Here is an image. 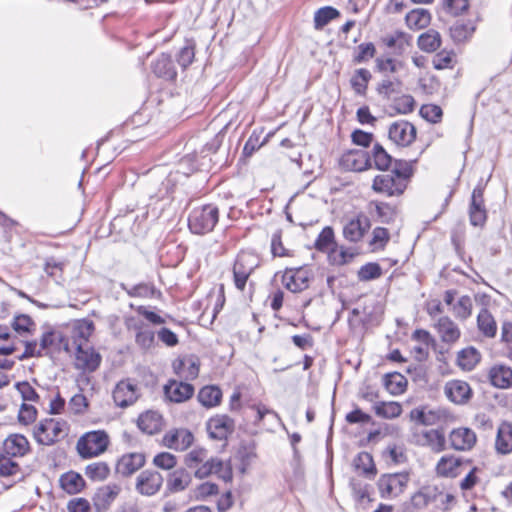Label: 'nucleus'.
<instances>
[{"label": "nucleus", "instance_id": "nucleus-5", "mask_svg": "<svg viewBox=\"0 0 512 512\" xmlns=\"http://www.w3.org/2000/svg\"><path fill=\"white\" fill-rule=\"evenodd\" d=\"M410 442L416 446L428 448L433 453H441L446 450V437L440 429L416 427L412 430Z\"/></svg>", "mask_w": 512, "mask_h": 512}, {"label": "nucleus", "instance_id": "nucleus-59", "mask_svg": "<svg viewBox=\"0 0 512 512\" xmlns=\"http://www.w3.org/2000/svg\"><path fill=\"white\" fill-rule=\"evenodd\" d=\"M382 274V269L377 263H368L360 268L358 277L360 280L369 281L379 278Z\"/></svg>", "mask_w": 512, "mask_h": 512}, {"label": "nucleus", "instance_id": "nucleus-57", "mask_svg": "<svg viewBox=\"0 0 512 512\" xmlns=\"http://www.w3.org/2000/svg\"><path fill=\"white\" fill-rule=\"evenodd\" d=\"M416 160L405 161L396 160L393 170L391 171L397 178H403L408 184L409 178L413 175L414 169L413 164Z\"/></svg>", "mask_w": 512, "mask_h": 512}, {"label": "nucleus", "instance_id": "nucleus-48", "mask_svg": "<svg viewBox=\"0 0 512 512\" xmlns=\"http://www.w3.org/2000/svg\"><path fill=\"white\" fill-rule=\"evenodd\" d=\"M353 464L355 469L365 476L371 477L376 474L373 458L368 452H360L354 459Z\"/></svg>", "mask_w": 512, "mask_h": 512}, {"label": "nucleus", "instance_id": "nucleus-28", "mask_svg": "<svg viewBox=\"0 0 512 512\" xmlns=\"http://www.w3.org/2000/svg\"><path fill=\"white\" fill-rule=\"evenodd\" d=\"M173 370L181 379L194 380L199 374V361L193 356L179 358L173 362Z\"/></svg>", "mask_w": 512, "mask_h": 512}, {"label": "nucleus", "instance_id": "nucleus-56", "mask_svg": "<svg viewBox=\"0 0 512 512\" xmlns=\"http://www.w3.org/2000/svg\"><path fill=\"white\" fill-rule=\"evenodd\" d=\"M437 494L436 486H427L423 487L417 493H415L412 497L413 504L417 507L425 506L429 502L433 501L432 498H435Z\"/></svg>", "mask_w": 512, "mask_h": 512}, {"label": "nucleus", "instance_id": "nucleus-42", "mask_svg": "<svg viewBox=\"0 0 512 512\" xmlns=\"http://www.w3.org/2000/svg\"><path fill=\"white\" fill-rule=\"evenodd\" d=\"M480 353L474 347H467L458 352L457 364L464 371H471L480 361Z\"/></svg>", "mask_w": 512, "mask_h": 512}, {"label": "nucleus", "instance_id": "nucleus-11", "mask_svg": "<svg viewBox=\"0 0 512 512\" xmlns=\"http://www.w3.org/2000/svg\"><path fill=\"white\" fill-rule=\"evenodd\" d=\"M484 187L478 184L471 196V202L469 206V219L470 223L475 227H482L487 219V211L484 205Z\"/></svg>", "mask_w": 512, "mask_h": 512}, {"label": "nucleus", "instance_id": "nucleus-41", "mask_svg": "<svg viewBox=\"0 0 512 512\" xmlns=\"http://www.w3.org/2000/svg\"><path fill=\"white\" fill-rule=\"evenodd\" d=\"M441 35L434 29L422 33L417 40L418 47L427 53L435 52L441 46Z\"/></svg>", "mask_w": 512, "mask_h": 512}, {"label": "nucleus", "instance_id": "nucleus-64", "mask_svg": "<svg viewBox=\"0 0 512 512\" xmlns=\"http://www.w3.org/2000/svg\"><path fill=\"white\" fill-rule=\"evenodd\" d=\"M153 463L155 466L161 469L170 470L175 467L177 461L173 454L168 452H162L154 457Z\"/></svg>", "mask_w": 512, "mask_h": 512}, {"label": "nucleus", "instance_id": "nucleus-17", "mask_svg": "<svg viewBox=\"0 0 512 512\" xmlns=\"http://www.w3.org/2000/svg\"><path fill=\"white\" fill-rule=\"evenodd\" d=\"M121 488L117 484L104 485L97 489L93 496V505L97 512H104L119 495Z\"/></svg>", "mask_w": 512, "mask_h": 512}, {"label": "nucleus", "instance_id": "nucleus-39", "mask_svg": "<svg viewBox=\"0 0 512 512\" xmlns=\"http://www.w3.org/2000/svg\"><path fill=\"white\" fill-rule=\"evenodd\" d=\"M40 347L42 351H47L50 348H63L66 352L71 351L68 341H66L60 333L55 331H47L42 334L40 339Z\"/></svg>", "mask_w": 512, "mask_h": 512}, {"label": "nucleus", "instance_id": "nucleus-36", "mask_svg": "<svg viewBox=\"0 0 512 512\" xmlns=\"http://www.w3.org/2000/svg\"><path fill=\"white\" fill-rule=\"evenodd\" d=\"M191 483V475L185 469L173 471L167 479V489L171 493L184 491Z\"/></svg>", "mask_w": 512, "mask_h": 512}, {"label": "nucleus", "instance_id": "nucleus-62", "mask_svg": "<svg viewBox=\"0 0 512 512\" xmlns=\"http://www.w3.org/2000/svg\"><path fill=\"white\" fill-rule=\"evenodd\" d=\"M442 114V109L434 104H426L420 108V115L431 123L440 121Z\"/></svg>", "mask_w": 512, "mask_h": 512}, {"label": "nucleus", "instance_id": "nucleus-3", "mask_svg": "<svg viewBox=\"0 0 512 512\" xmlns=\"http://www.w3.org/2000/svg\"><path fill=\"white\" fill-rule=\"evenodd\" d=\"M219 220V210L212 204L194 208L188 218V227L193 234L211 232Z\"/></svg>", "mask_w": 512, "mask_h": 512}, {"label": "nucleus", "instance_id": "nucleus-49", "mask_svg": "<svg viewBox=\"0 0 512 512\" xmlns=\"http://www.w3.org/2000/svg\"><path fill=\"white\" fill-rule=\"evenodd\" d=\"M85 475L92 481H104L110 475V467L106 462H94L86 466Z\"/></svg>", "mask_w": 512, "mask_h": 512}, {"label": "nucleus", "instance_id": "nucleus-24", "mask_svg": "<svg viewBox=\"0 0 512 512\" xmlns=\"http://www.w3.org/2000/svg\"><path fill=\"white\" fill-rule=\"evenodd\" d=\"M370 228V222L364 215L349 220L343 227V236L350 242L360 241Z\"/></svg>", "mask_w": 512, "mask_h": 512}, {"label": "nucleus", "instance_id": "nucleus-55", "mask_svg": "<svg viewBox=\"0 0 512 512\" xmlns=\"http://www.w3.org/2000/svg\"><path fill=\"white\" fill-rule=\"evenodd\" d=\"M334 245V231L332 227L326 226L322 229L315 241V248L318 251L325 252Z\"/></svg>", "mask_w": 512, "mask_h": 512}, {"label": "nucleus", "instance_id": "nucleus-16", "mask_svg": "<svg viewBox=\"0 0 512 512\" xmlns=\"http://www.w3.org/2000/svg\"><path fill=\"white\" fill-rule=\"evenodd\" d=\"M234 420L227 415H216L207 422L209 436L216 440H225L234 430Z\"/></svg>", "mask_w": 512, "mask_h": 512}, {"label": "nucleus", "instance_id": "nucleus-44", "mask_svg": "<svg viewBox=\"0 0 512 512\" xmlns=\"http://www.w3.org/2000/svg\"><path fill=\"white\" fill-rule=\"evenodd\" d=\"M371 73L365 68L357 69L350 79V84L357 95L365 96Z\"/></svg>", "mask_w": 512, "mask_h": 512}, {"label": "nucleus", "instance_id": "nucleus-31", "mask_svg": "<svg viewBox=\"0 0 512 512\" xmlns=\"http://www.w3.org/2000/svg\"><path fill=\"white\" fill-rule=\"evenodd\" d=\"M491 384L499 389L512 387V368L506 365H494L489 370Z\"/></svg>", "mask_w": 512, "mask_h": 512}, {"label": "nucleus", "instance_id": "nucleus-45", "mask_svg": "<svg viewBox=\"0 0 512 512\" xmlns=\"http://www.w3.org/2000/svg\"><path fill=\"white\" fill-rule=\"evenodd\" d=\"M197 398L203 406L214 407L220 403L222 392L216 386H205L200 389Z\"/></svg>", "mask_w": 512, "mask_h": 512}, {"label": "nucleus", "instance_id": "nucleus-1", "mask_svg": "<svg viewBox=\"0 0 512 512\" xmlns=\"http://www.w3.org/2000/svg\"><path fill=\"white\" fill-rule=\"evenodd\" d=\"M185 463L189 468H196L195 476L199 479L211 474L217 475L224 481L232 479V470L227 463L217 458H207V451L202 448L193 449L185 457Z\"/></svg>", "mask_w": 512, "mask_h": 512}, {"label": "nucleus", "instance_id": "nucleus-2", "mask_svg": "<svg viewBox=\"0 0 512 512\" xmlns=\"http://www.w3.org/2000/svg\"><path fill=\"white\" fill-rule=\"evenodd\" d=\"M109 442V436L104 430L89 431L78 439L76 450L82 459H90L103 454Z\"/></svg>", "mask_w": 512, "mask_h": 512}, {"label": "nucleus", "instance_id": "nucleus-13", "mask_svg": "<svg viewBox=\"0 0 512 512\" xmlns=\"http://www.w3.org/2000/svg\"><path fill=\"white\" fill-rule=\"evenodd\" d=\"M139 397L138 387L131 380H122L113 390V400L118 407L126 408Z\"/></svg>", "mask_w": 512, "mask_h": 512}, {"label": "nucleus", "instance_id": "nucleus-52", "mask_svg": "<svg viewBox=\"0 0 512 512\" xmlns=\"http://www.w3.org/2000/svg\"><path fill=\"white\" fill-rule=\"evenodd\" d=\"M339 15V11L331 6L322 7L314 14V27L320 30Z\"/></svg>", "mask_w": 512, "mask_h": 512}, {"label": "nucleus", "instance_id": "nucleus-38", "mask_svg": "<svg viewBox=\"0 0 512 512\" xmlns=\"http://www.w3.org/2000/svg\"><path fill=\"white\" fill-rule=\"evenodd\" d=\"M410 418L422 425L432 426L443 418V413L441 410L416 408L410 412Z\"/></svg>", "mask_w": 512, "mask_h": 512}, {"label": "nucleus", "instance_id": "nucleus-20", "mask_svg": "<svg viewBox=\"0 0 512 512\" xmlns=\"http://www.w3.org/2000/svg\"><path fill=\"white\" fill-rule=\"evenodd\" d=\"M193 434L187 429H175L167 432L163 437L166 447L178 451H184L193 443Z\"/></svg>", "mask_w": 512, "mask_h": 512}, {"label": "nucleus", "instance_id": "nucleus-14", "mask_svg": "<svg viewBox=\"0 0 512 512\" xmlns=\"http://www.w3.org/2000/svg\"><path fill=\"white\" fill-rule=\"evenodd\" d=\"M340 165L349 171H364L371 167V157L365 150H350L341 156Z\"/></svg>", "mask_w": 512, "mask_h": 512}, {"label": "nucleus", "instance_id": "nucleus-46", "mask_svg": "<svg viewBox=\"0 0 512 512\" xmlns=\"http://www.w3.org/2000/svg\"><path fill=\"white\" fill-rule=\"evenodd\" d=\"M121 287L130 297L153 298L157 293L154 285L150 283H139L132 286L121 284ZM158 294L160 293L158 292Z\"/></svg>", "mask_w": 512, "mask_h": 512}, {"label": "nucleus", "instance_id": "nucleus-29", "mask_svg": "<svg viewBox=\"0 0 512 512\" xmlns=\"http://www.w3.org/2000/svg\"><path fill=\"white\" fill-rule=\"evenodd\" d=\"M1 449L12 457H23L30 451V444L24 435L10 434L4 440Z\"/></svg>", "mask_w": 512, "mask_h": 512}, {"label": "nucleus", "instance_id": "nucleus-8", "mask_svg": "<svg viewBox=\"0 0 512 512\" xmlns=\"http://www.w3.org/2000/svg\"><path fill=\"white\" fill-rule=\"evenodd\" d=\"M374 191L383 193L389 197L400 196L407 188V183L403 178H397L392 172L377 175L372 184Z\"/></svg>", "mask_w": 512, "mask_h": 512}, {"label": "nucleus", "instance_id": "nucleus-15", "mask_svg": "<svg viewBox=\"0 0 512 512\" xmlns=\"http://www.w3.org/2000/svg\"><path fill=\"white\" fill-rule=\"evenodd\" d=\"M477 442L476 433L467 427L454 428L449 433V443L457 451H470Z\"/></svg>", "mask_w": 512, "mask_h": 512}, {"label": "nucleus", "instance_id": "nucleus-63", "mask_svg": "<svg viewBox=\"0 0 512 512\" xmlns=\"http://www.w3.org/2000/svg\"><path fill=\"white\" fill-rule=\"evenodd\" d=\"M37 418V409L30 404L23 403L20 407L18 420L23 425L33 423Z\"/></svg>", "mask_w": 512, "mask_h": 512}, {"label": "nucleus", "instance_id": "nucleus-51", "mask_svg": "<svg viewBox=\"0 0 512 512\" xmlns=\"http://www.w3.org/2000/svg\"><path fill=\"white\" fill-rule=\"evenodd\" d=\"M473 301L470 296L463 295L452 307L454 316L459 320H466L472 314Z\"/></svg>", "mask_w": 512, "mask_h": 512}, {"label": "nucleus", "instance_id": "nucleus-19", "mask_svg": "<svg viewBox=\"0 0 512 512\" xmlns=\"http://www.w3.org/2000/svg\"><path fill=\"white\" fill-rule=\"evenodd\" d=\"M434 328L441 341L447 344L457 342L461 336L458 325L448 316L439 317L434 323Z\"/></svg>", "mask_w": 512, "mask_h": 512}, {"label": "nucleus", "instance_id": "nucleus-4", "mask_svg": "<svg viewBox=\"0 0 512 512\" xmlns=\"http://www.w3.org/2000/svg\"><path fill=\"white\" fill-rule=\"evenodd\" d=\"M67 431L68 425L66 421L46 418L34 427L33 436L38 444L50 446L64 438Z\"/></svg>", "mask_w": 512, "mask_h": 512}, {"label": "nucleus", "instance_id": "nucleus-21", "mask_svg": "<svg viewBox=\"0 0 512 512\" xmlns=\"http://www.w3.org/2000/svg\"><path fill=\"white\" fill-rule=\"evenodd\" d=\"M166 397L175 403H182L190 399L194 394L192 384L183 381L171 380L164 387Z\"/></svg>", "mask_w": 512, "mask_h": 512}, {"label": "nucleus", "instance_id": "nucleus-26", "mask_svg": "<svg viewBox=\"0 0 512 512\" xmlns=\"http://www.w3.org/2000/svg\"><path fill=\"white\" fill-rule=\"evenodd\" d=\"M145 461L143 453H127L118 460L116 470L122 476H131L145 465Z\"/></svg>", "mask_w": 512, "mask_h": 512}, {"label": "nucleus", "instance_id": "nucleus-33", "mask_svg": "<svg viewBox=\"0 0 512 512\" xmlns=\"http://www.w3.org/2000/svg\"><path fill=\"white\" fill-rule=\"evenodd\" d=\"M152 69L156 76L166 80H175L177 77L172 59L167 54H161L153 63Z\"/></svg>", "mask_w": 512, "mask_h": 512}, {"label": "nucleus", "instance_id": "nucleus-43", "mask_svg": "<svg viewBox=\"0 0 512 512\" xmlns=\"http://www.w3.org/2000/svg\"><path fill=\"white\" fill-rule=\"evenodd\" d=\"M374 412L378 417L385 419L397 418L402 413V406L395 401H378L374 403Z\"/></svg>", "mask_w": 512, "mask_h": 512}, {"label": "nucleus", "instance_id": "nucleus-30", "mask_svg": "<svg viewBox=\"0 0 512 512\" xmlns=\"http://www.w3.org/2000/svg\"><path fill=\"white\" fill-rule=\"evenodd\" d=\"M464 461L454 455L442 456L436 464V473L442 477L455 478L461 473Z\"/></svg>", "mask_w": 512, "mask_h": 512}, {"label": "nucleus", "instance_id": "nucleus-60", "mask_svg": "<svg viewBox=\"0 0 512 512\" xmlns=\"http://www.w3.org/2000/svg\"><path fill=\"white\" fill-rule=\"evenodd\" d=\"M453 52L442 50L434 55L432 64L437 70H443L452 67Z\"/></svg>", "mask_w": 512, "mask_h": 512}, {"label": "nucleus", "instance_id": "nucleus-12", "mask_svg": "<svg viewBox=\"0 0 512 512\" xmlns=\"http://www.w3.org/2000/svg\"><path fill=\"white\" fill-rule=\"evenodd\" d=\"M76 348L75 367L85 372L95 371L101 362V356L92 347L78 344Z\"/></svg>", "mask_w": 512, "mask_h": 512}, {"label": "nucleus", "instance_id": "nucleus-23", "mask_svg": "<svg viewBox=\"0 0 512 512\" xmlns=\"http://www.w3.org/2000/svg\"><path fill=\"white\" fill-rule=\"evenodd\" d=\"M127 327L135 331V342L141 349L148 350L153 346L155 339L154 331L142 321L131 318L127 322Z\"/></svg>", "mask_w": 512, "mask_h": 512}, {"label": "nucleus", "instance_id": "nucleus-61", "mask_svg": "<svg viewBox=\"0 0 512 512\" xmlns=\"http://www.w3.org/2000/svg\"><path fill=\"white\" fill-rule=\"evenodd\" d=\"M376 48L373 43H362L357 47V53L354 56L356 63H363L374 57Z\"/></svg>", "mask_w": 512, "mask_h": 512}, {"label": "nucleus", "instance_id": "nucleus-25", "mask_svg": "<svg viewBox=\"0 0 512 512\" xmlns=\"http://www.w3.org/2000/svg\"><path fill=\"white\" fill-rule=\"evenodd\" d=\"M495 452L498 455H508L512 453V423L502 421L498 428L494 443Z\"/></svg>", "mask_w": 512, "mask_h": 512}, {"label": "nucleus", "instance_id": "nucleus-7", "mask_svg": "<svg viewBox=\"0 0 512 512\" xmlns=\"http://www.w3.org/2000/svg\"><path fill=\"white\" fill-rule=\"evenodd\" d=\"M258 265L259 261L253 253L242 252L238 254L233 265V280L239 291H244L247 280Z\"/></svg>", "mask_w": 512, "mask_h": 512}, {"label": "nucleus", "instance_id": "nucleus-47", "mask_svg": "<svg viewBox=\"0 0 512 512\" xmlns=\"http://www.w3.org/2000/svg\"><path fill=\"white\" fill-rule=\"evenodd\" d=\"M431 17L430 13L424 9H415L406 15V23L411 29H422L428 26Z\"/></svg>", "mask_w": 512, "mask_h": 512}, {"label": "nucleus", "instance_id": "nucleus-54", "mask_svg": "<svg viewBox=\"0 0 512 512\" xmlns=\"http://www.w3.org/2000/svg\"><path fill=\"white\" fill-rule=\"evenodd\" d=\"M371 159H373L375 168L378 170H387L392 163V157L380 144L373 146Z\"/></svg>", "mask_w": 512, "mask_h": 512}, {"label": "nucleus", "instance_id": "nucleus-6", "mask_svg": "<svg viewBox=\"0 0 512 512\" xmlns=\"http://www.w3.org/2000/svg\"><path fill=\"white\" fill-rule=\"evenodd\" d=\"M410 480L409 472L383 474L377 481V487L382 498H396L406 489Z\"/></svg>", "mask_w": 512, "mask_h": 512}, {"label": "nucleus", "instance_id": "nucleus-40", "mask_svg": "<svg viewBox=\"0 0 512 512\" xmlns=\"http://www.w3.org/2000/svg\"><path fill=\"white\" fill-rule=\"evenodd\" d=\"M383 384L391 395L397 396L406 391L407 379L398 372L387 373L383 377Z\"/></svg>", "mask_w": 512, "mask_h": 512}, {"label": "nucleus", "instance_id": "nucleus-35", "mask_svg": "<svg viewBox=\"0 0 512 512\" xmlns=\"http://www.w3.org/2000/svg\"><path fill=\"white\" fill-rule=\"evenodd\" d=\"M59 482L61 488L68 494H77L85 487L83 477L74 471H69L61 475Z\"/></svg>", "mask_w": 512, "mask_h": 512}, {"label": "nucleus", "instance_id": "nucleus-9", "mask_svg": "<svg viewBox=\"0 0 512 512\" xmlns=\"http://www.w3.org/2000/svg\"><path fill=\"white\" fill-rule=\"evenodd\" d=\"M389 139L399 146H408L416 138V128L405 120L392 123L388 130Z\"/></svg>", "mask_w": 512, "mask_h": 512}, {"label": "nucleus", "instance_id": "nucleus-22", "mask_svg": "<svg viewBox=\"0 0 512 512\" xmlns=\"http://www.w3.org/2000/svg\"><path fill=\"white\" fill-rule=\"evenodd\" d=\"M309 273L303 268L288 269L283 275L284 286L293 293L301 292L308 287Z\"/></svg>", "mask_w": 512, "mask_h": 512}, {"label": "nucleus", "instance_id": "nucleus-50", "mask_svg": "<svg viewBox=\"0 0 512 512\" xmlns=\"http://www.w3.org/2000/svg\"><path fill=\"white\" fill-rule=\"evenodd\" d=\"M475 31V26L472 22H456L451 28V37L455 42H463L470 38Z\"/></svg>", "mask_w": 512, "mask_h": 512}, {"label": "nucleus", "instance_id": "nucleus-34", "mask_svg": "<svg viewBox=\"0 0 512 512\" xmlns=\"http://www.w3.org/2000/svg\"><path fill=\"white\" fill-rule=\"evenodd\" d=\"M137 424L141 431L152 435L161 429L162 417L158 412L146 411L139 416Z\"/></svg>", "mask_w": 512, "mask_h": 512}, {"label": "nucleus", "instance_id": "nucleus-32", "mask_svg": "<svg viewBox=\"0 0 512 512\" xmlns=\"http://www.w3.org/2000/svg\"><path fill=\"white\" fill-rule=\"evenodd\" d=\"M95 330V326L92 320L80 319L73 324L72 328V339L73 345L76 347L79 343L87 345L88 340Z\"/></svg>", "mask_w": 512, "mask_h": 512}, {"label": "nucleus", "instance_id": "nucleus-53", "mask_svg": "<svg viewBox=\"0 0 512 512\" xmlns=\"http://www.w3.org/2000/svg\"><path fill=\"white\" fill-rule=\"evenodd\" d=\"M13 458L0 449V476L8 477L20 473V466Z\"/></svg>", "mask_w": 512, "mask_h": 512}, {"label": "nucleus", "instance_id": "nucleus-37", "mask_svg": "<svg viewBox=\"0 0 512 512\" xmlns=\"http://www.w3.org/2000/svg\"><path fill=\"white\" fill-rule=\"evenodd\" d=\"M478 330L487 338H494L497 333V324L488 309L482 308L477 315Z\"/></svg>", "mask_w": 512, "mask_h": 512}, {"label": "nucleus", "instance_id": "nucleus-18", "mask_svg": "<svg viewBox=\"0 0 512 512\" xmlns=\"http://www.w3.org/2000/svg\"><path fill=\"white\" fill-rule=\"evenodd\" d=\"M444 392L451 402L458 405L467 403L472 396V390L469 384L462 380H452L447 382Z\"/></svg>", "mask_w": 512, "mask_h": 512}, {"label": "nucleus", "instance_id": "nucleus-27", "mask_svg": "<svg viewBox=\"0 0 512 512\" xmlns=\"http://www.w3.org/2000/svg\"><path fill=\"white\" fill-rule=\"evenodd\" d=\"M412 37L403 31H394L381 38L382 43L392 49L393 54L403 55L411 47Z\"/></svg>", "mask_w": 512, "mask_h": 512}, {"label": "nucleus", "instance_id": "nucleus-10", "mask_svg": "<svg viewBox=\"0 0 512 512\" xmlns=\"http://www.w3.org/2000/svg\"><path fill=\"white\" fill-rule=\"evenodd\" d=\"M163 480L158 471L147 469L138 475L135 488L141 495L152 496L161 489Z\"/></svg>", "mask_w": 512, "mask_h": 512}, {"label": "nucleus", "instance_id": "nucleus-58", "mask_svg": "<svg viewBox=\"0 0 512 512\" xmlns=\"http://www.w3.org/2000/svg\"><path fill=\"white\" fill-rule=\"evenodd\" d=\"M415 100L411 95H402L394 99L393 108L399 114H408L414 110Z\"/></svg>", "mask_w": 512, "mask_h": 512}]
</instances>
